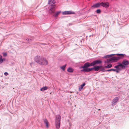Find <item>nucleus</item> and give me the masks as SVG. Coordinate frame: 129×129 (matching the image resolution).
Returning a JSON list of instances; mask_svg holds the SVG:
<instances>
[{"mask_svg":"<svg viewBox=\"0 0 129 129\" xmlns=\"http://www.w3.org/2000/svg\"><path fill=\"white\" fill-rule=\"evenodd\" d=\"M55 7V5H51L50 6V8L49 10L50 14H52L54 13Z\"/></svg>","mask_w":129,"mask_h":129,"instance_id":"nucleus-6","label":"nucleus"},{"mask_svg":"<svg viewBox=\"0 0 129 129\" xmlns=\"http://www.w3.org/2000/svg\"><path fill=\"white\" fill-rule=\"evenodd\" d=\"M117 55L119 56V57H114L111 58V60H112V62H116L118 60L124 57V54H116Z\"/></svg>","mask_w":129,"mask_h":129,"instance_id":"nucleus-3","label":"nucleus"},{"mask_svg":"<svg viewBox=\"0 0 129 129\" xmlns=\"http://www.w3.org/2000/svg\"><path fill=\"white\" fill-rule=\"evenodd\" d=\"M2 56L1 55H0V63H2L3 62V60H5V59H2Z\"/></svg>","mask_w":129,"mask_h":129,"instance_id":"nucleus-21","label":"nucleus"},{"mask_svg":"<svg viewBox=\"0 0 129 129\" xmlns=\"http://www.w3.org/2000/svg\"><path fill=\"white\" fill-rule=\"evenodd\" d=\"M30 65H31V63H30Z\"/></svg>","mask_w":129,"mask_h":129,"instance_id":"nucleus-31","label":"nucleus"},{"mask_svg":"<svg viewBox=\"0 0 129 129\" xmlns=\"http://www.w3.org/2000/svg\"><path fill=\"white\" fill-rule=\"evenodd\" d=\"M114 68H116V69H114L115 70L114 71H116L117 73H118L119 71H121L122 69H125V66L121 63H119L118 65L115 66Z\"/></svg>","mask_w":129,"mask_h":129,"instance_id":"nucleus-4","label":"nucleus"},{"mask_svg":"<svg viewBox=\"0 0 129 129\" xmlns=\"http://www.w3.org/2000/svg\"><path fill=\"white\" fill-rule=\"evenodd\" d=\"M75 13L74 12H72L70 11H67L63 12L62 13L63 15L70 14H74Z\"/></svg>","mask_w":129,"mask_h":129,"instance_id":"nucleus-10","label":"nucleus"},{"mask_svg":"<svg viewBox=\"0 0 129 129\" xmlns=\"http://www.w3.org/2000/svg\"><path fill=\"white\" fill-rule=\"evenodd\" d=\"M61 12V11H58L56 12L55 14H54L53 16L56 17H57L58 16V15Z\"/></svg>","mask_w":129,"mask_h":129,"instance_id":"nucleus-17","label":"nucleus"},{"mask_svg":"<svg viewBox=\"0 0 129 129\" xmlns=\"http://www.w3.org/2000/svg\"><path fill=\"white\" fill-rule=\"evenodd\" d=\"M100 69H102L101 70V71H103L104 70V68L102 66H97L93 68L90 69H87L84 70H81V71L83 72H89L91 71L93 69H94L95 71H97Z\"/></svg>","mask_w":129,"mask_h":129,"instance_id":"nucleus-2","label":"nucleus"},{"mask_svg":"<svg viewBox=\"0 0 129 129\" xmlns=\"http://www.w3.org/2000/svg\"><path fill=\"white\" fill-rule=\"evenodd\" d=\"M129 64V61L126 60H124L122 62V64L124 66L128 65Z\"/></svg>","mask_w":129,"mask_h":129,"instance_id":"nucleus-11","label":"nucleus"},{"mask_svg":"<svg viewBox=\"0 0 129 129\" xmlns=\"http://www.w3.org/2000/svg\"><path fill=\"white\" fill-rule=\"evenodd\" d=\"M112 67V65L111 64H110L109 65L105 66L104 68L106 69H108L111 68Z\"/></svg>","mask_w":129,"mask_h":129,"instance_id":"nucleus-20","label":"nucleus"},{"mask_svg":"<svg viewBox=\"0 0 129 129\" xmlns=\"http://www.w3.org/2000/svg\"><path fill=\"white\" fill-rule=\"evenodd\" d=\"M48 88L47 86H45L43 87H42L40 89V90L42 91H44V90H46Z\"/></svg>","mask_w":129,"mask_h":129,"instance_id":"nucleus-16","label":"nucleus"},{"mask_svg":"<svg viewBox=\"0 0 129 129\" xmlns=\"http://www.w3.org/2000/svg\"><path fill=\"white\" fill-rule=\"evenodd\" d=\"M61 116L59 115H57L56 116L55 125L56 127L59 128L60 127Z\"/></svg>","mask_w":129,"mask_h":129,"instance_id":"nucleus-5","label":"nucleus"},{"mask_svg":"<svg viewBox=\"0 0 129 129\" xmlns=\"http://www.w3.org/2000/svg\"><path fill=\"white\" fill-rule=\"evenodd\" d=\"M3 55L4 56H7V54L5 53H3Z\"/></svg>","mask_w":129,"mask_h":129,"instance_id":"nucleus-26","label":"nucleus"},{"mask_svg":"<svg viewBox=\"0 0 129 129\" xmlns=\"http://www.w3.org/2000/svg\"><path fill=\"white\" fill-rule=\"evenodd\" d=\"M66 65H67V64H65V65H64L62 67H60L61 69H62L63 71H64L65 70V68L66 66Z\"/></svg>","mask_w":129,"mask_h":129,"instance_id":"nucleus-22","label":"nucleus"},{"mask_svg":"<svg viewBox=\"0 0 129 129\" xmlns=\"http://www.w3.org/2000/svg\"><path fill=\"white\" fill-rule=\"evenodd\" d=\"M115 70H114V69H109V70H105L104 71V70L103 71V72H107V71H114Z\"/></svg>","mask_w":129,"mask_h":129,"instance_id":"nucleus-23","label":"nucleus"},{"mask_svg":"<svg viewBox=\"0 0 129 129\" xmlns=\"http://www.w3.org/2000/svg\"><path fill=\"white\" fill-rule=\"evenodd\" d=\"M73 69L71 68H69L67 69V71L70 73L73 72Z\"/></svg>","mask_w":129,"mask_h":129,"instance_id":"nucleus-19","label":"nucleus"},{"mask_svg":"<svg viewBox=\"0 0 129 129\" xmlns=\"http://www.w3.org/2000/svg\"><path fill=\"white\" fill-rule=\"evenodd\" d=\"M4 74L5 76H7L8 75V73L7 72H5L4 73Z\"/></svg>","mask_w":129,"mask_h":129,"instance_id":"nucleus-27","label":"nucleus"},{"mask_svg":"<svg viewBox=\"0 0 129 129\" xmlns=\"http://www.w3.org/2000/svg\"><path fill=\"white\" fill-rule=\"evenodd\" d=\"M111 56V55H108V57H110Z\"/></svg>","mask_w":129,"mask_h":129,"instance_id":"nucleus-28","label":"nucleus"},{"mask_svg":"<svg viewBox=\"0 0 129 129\" xmlns=\"http://www.w3.org/2000/svg\"><path fill=\"white\" fill-rule=\"evenodd\" d=\"M96 12L98 14H100L101 12V10L100 9H98L96 11Z\"/></svg>","mask_w":129,"mask_h":129,"instance_id":"nucleus-25","label":"nucleus"},{"mask_svg":"<svg viewBox=\"0 0 129 129\" xmlns=\"http://www.w3.org/2000/svg\"><path fill=\"white\" fill-rule=\"evenodd\" d=\"M85 83H83L79 87V91H81L82 89L83 88V87L85 85Z\"/></svg>","mask_w":129,"mask_h":129,"instance_id":"nucleus-15","label":"nucleus"},{"mask_svg":"<svg viewBox=\"0 0 129 129\" xmlns=\"http://www.w3.org/2000/svg\"><path fill=\"white\" fill-rule=\"evenodd\" d=\"M35 61L39 64L46 65L48 64V61L45 58L39 56H37L35 58Z\"/></svg>","mask_w":129,"mask_h":129,"instance_id":"nucleus-1","label":"nucleus"},{"mask_svg":"<svg viewBox=\"0 0 129 129\" xmlns=\"http://www.w3.org/2000/svg\"><path fill=\"white\" fill-rule=\"evenodd\" d=\"M111 61H112V60H111V58L109 59H107L106 61H105V62H109Z\"/></svg>","mask_w":129,"mask_h":129,"instance_id":"nucleus-24","label":"nucleus"},{"mask_svg":"<svg viewBox=\"0 0 129 129\" xmlns=\"http://www.w3.org/2000/svg\"><path fill=\"white\" fill-rule=\"evenodd\" d=\"M44 122L46 124L47 127H49V122L46 119H44Z\"/></svg>","mask_w":129,"mask_h":129,"instance_id":"nucleus-13","label":"nucleus"},{"mask_svg":"<svg viewBox=\"0 0 129 129\" xmlns=\"http://www.w3.org/2000/svg\"><path fill=\"white\" fill-rule=\"evenodd\" d=\"M55 3L54 0H49L48 4H54Z\"/></svg>","mask_w":129,"mask_h":129,"instance_id":"nucleus-18","label":"nucleus"},{"mask_svg":"<svg viewBox=\"0 0 129 129\" xmlns=\"http://www.w3.org/2000/svg\"><path fill=\"white\" fill-rule=\"evenodd\" d=\"M92 63H89V62H86L85 63L84 66L81 67V68H83V70L85 69H88L87 68L88 67L91 66H93L92 65Z\"/></svg>","mask_w":129,"mask_h":129,"instance_id":"nucleus-7","label":"nucleus"},{"mask_svg":"<svg viewBox=\"0 0 129 129\" xmlns=\"http://www.w3.org/2000/svg\"><path fill=\"white\" fill-rule=\"evenodd\" d=\"M112 55H115V54H112Z\"/></svg>","mask_w":129,"mask_h":129,"instance_id":"nucleus-30","label":"nucleus"},{"mask_svg":"<svg viewBox=\"0 0 129 129\" xmlns=\"http://www.w3.org/2000/svg\"><path fill=\"white\" fill-rule=\"evenodd\" d=\"M100 5H101V3H98L92 6V7L94 8H98L100 7Z\"/></svg>","mask_w":129,"mask_h":129,"instance_id":"nucleus-12","label":"nucleus"},{"mask_svg":"<svg viewBox=\"0 0 129 129\" xmlns=\"http://www.w3.org/2000/svg\"><path fill=\"white\" fill-rule=\"evenodd\" d=\"M118 100V98L117 97H116L113 100V103L114 104H115L116 103Z\"/></svg>","mask_w":129,"mask_h":129,"instance_id":"nucleus-14","label":"nucleus"},{"mask_svg":"<svg viewBox=\"0 0 129 129\" xmlns=\"http://www.w3.org/2000/svg\"><path fill=\"white\" fill-rule=\"evenodd\" d=\"M101 6L105 8H108L109 6V4L108 2H102L101 3Z\"/></svg>","mask_w":129,"mask_h":129,"instance_id":"nucleus-8","label":"nucleus"},{"mask_svg":"<svg viewBox=\"0 0 129 129\" xmlns=\"http://www.w3.org/2000/svg\"><path fill=\"white\" fill-rule=\"evenodd\" d=\"M102 62V61L100 60H96L93 61L92 62V65L94 66L96 64H98L101 63Z\"/></svg>","mask_w":129,"mask_h":129,"instance_id":"nucleus-9","label":"nucleus"},{"mask_svg":"<svg viewBox=\"0 0 129 129\" xmlns=\"http://www.w3.org/2000/svg\"><path fill=\"white\" fill-rule=\"evenodd\" d=\"M98 110L99 111V110H100V109H99Z\"/></svg>","mask_w":129,"mask_h":129,"instance_id":"nucleus-29","label":"nucleus"}]
</instances>
